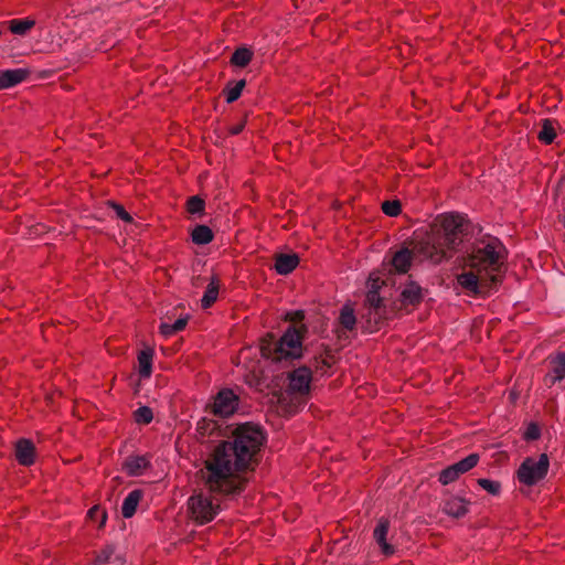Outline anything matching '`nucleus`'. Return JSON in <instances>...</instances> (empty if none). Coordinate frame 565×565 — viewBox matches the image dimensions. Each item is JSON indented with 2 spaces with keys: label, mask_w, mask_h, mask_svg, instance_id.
I'll return each instance as SVG.
<instances>
[{
  "label": "nucleus",
  "mask_w": 565,
  "mask_h": 565,
  "mask_svg": "<svg viewBox=\"0 0 565 565\" xmlns=\"http://www.w3.org/2000/svg\"><path fill=\"white\" fill-rule=\"evenodd\" d=\"M115 553V547L113 545L105 546L96 556L95 565H105L107 564L111 556Z\"/></svg>",
  "instance_id": "obj_32"
},
{
  "label": "nucleus",
  "mask_w": 565,
  "mask_h": 565,
  "mask_svg": "<svg viewBox=\"0 0 565 565\" xmlns=\"http://www.w3.org/2000/svg\"><path fill=\"white\" fill-rule=\"evenodd\" d=\"M30 75L28 68H13L0 71V90L14 87L24 82Z\"/></svg>",
  "instance_id": "obj_15"
},
{
  "label": "nucleus",
  "mask_w": 565,
  "mask_h": 565,
  "mask_svg": "<svg viewBox=\"0 0 565 565\" xmlns=\"http://www.w3.org/2000/svg\"><path fill=\"white\" fill-rule=\"evenodd\" d=\"M339 324L345 331H353L356 324L354 309L351 305H344L339 315Z\"/></svg>",
  "instance_id": "obj_23"
},
{
  "label": "nucleus",
  "mask_w": 565,
  "mask_h": 565,
  "mask_svg": "<svg viewBox=\"0 0 565 565\" xmlns=\"http://www.w3.org/2000/svg\"><path fill=\"white\" fill-rule=\"evenodd\" d=\"M390 530V521L386 518H381L373 531V537L381 547L385 556H392L395 553V547L387 543L386 536Z\"/></svg>",
  "instance_id": "obj_14"
},
{
  "label": "nucleus",
  "mask_w": 565,
  "mask_h": 565,
  "mask_svg": "<svg viewBox=\"0 0 565 565\" xmlns=\"http://www.w3.org/2000/svg\"><path fill=\"white\" fill-rule=\"evenodd\" d=\"M88 516L90 519H95L100 516V526H103L107 520V514L104 510H102L98 505H95L88 510Z\"/></svg>",
  "instance_id": "obj_37"
},
{
  "label": "nucleus",
  "mask_w": 565,
  "mask_h": 565,
  "mask_svg": "<svg viewBox=\"0 0 565 565\" xmlns=\"http://www.w3.org/2000/svg\"><path fill=\"white\" fill-rule=\"evenodd\" d=\"M212 426V429H215V424L214 423H209L207 426Z\"/></svg>",
  "instance_id": "obj_42"
},
{
  "label": "nucleus",
  "mask_w": 565,
  "mask_h": 565,
  "mask_svg": "<svg viewBox=\"0 0 565 565\" xmlns=\"http://www.w3.org/2000/svg\"><path fill=\"white\" fill-rule=\"evenodd\" d=\"M470 502L459 498L450 497L444 502L443 512L452 518H462L469 511Z\"/></svg>",
  "instance_id": "obj_18"
},
{
  "label": "nucleus",
  "mask_w": 565,
  "mask_h": 565,
  "mask_svg": "<svg viewBox=\"0 0 565 565\" xmlns=\"http://www.w3.org/2000/svg\"><path fill=\"white\" fill-rule=\"evenodd\" d=\"M424 299V289L415 281H408L404 285L399 301L405 309L416 308Z\"/></svg>",
  "instance_id": "obj_13"
},
{
  "label": "nucleus",
  "mask_w": 565,
  "mask_h": 565,
  "mask_svg": "<svg viewBox=\"0 0 565 565\" xmlns=\"http://www.w3.org/2000/svg\"><path fill=\"white\" fill-rule=\"evenodd\" d=\"M142 497L143 492L139 489L132 490L128 493L121 505V514L125 519H130L134 516Z\"/></svg>",
  "instance_id": "obj_20"
},
{
  "label": "nucleus",
  "mask_w": 565,
  "mask_h": 565,
  "mask_svg": "<svg viewBox=\"0 0 565 565\" xmlns=\"http://www.w3.org/2000/svg\"><path fill=\"white\" fill-rule=\"evenodd\" d=\"M463 218L458 214L441 215L431 232L420 239L415 253L434 264L450 258L461 243Z\"/></svg>",
  "instance_id": "obj_2"
},
{
  "label": "nucleus",
  "mask_w": 565,
  "mask_h": 565,
  "mask_svg": "<svg viewBox=\"0 0 565 565\" xmlns=\"http://www.w3.org/2000/svg\"><path fill=\"white\" fill-rule=\"evenodd\" d=\"M111 205L118 218L126 223L132 222L131 215L124 209L122 205L116 203H113Z\"/></svg>",
  "instance_id": "obj_36"
},
{
  "label": "nucleus",
  "mask_w": 565,
  "mask_h": 565,
  "mask_svg": "<svg viewBox=\"0 0 565 565\" xmlns=\"http://www.w3.org/2000/svg\"><path fill=\"white\" fill-rule=\"evenodd\" d=\"M160 331L166 337H170V335L177 333L174 328L172 329V324L171 323H166V322L161 323Z\"/></svg>",
  "instance_id": "obj_41"
},
{
  "label": "nucleus",
  "mask_w": 565,
  "mask_h": 565,
  "mask_svg": "<svg viewBox=\"0 0 565 565\" xmlns=\"http://www.w3.org/2000/svg\"><path fill=\"white\" fill-rule=\"evenodd\" d=\"M246 85L245 79H241L236 83H234L232 86H227L225 88V99L228 104L234 103L237 100Z\"/></svg>",
  "instance_id": "obj_28"
},
{
  "label": "nucleus",
  "mask_w": 565,
  "mask_h": 565,
  "mask_svg": "<svg viewBox=\"0 0 565 565\" xmlns=\"http://www.w3.org/2000/svg\"><path fill=\"white\" fill-rule=\"evenodd\" d=\"M457 282L468 295L472 296L482 294L484 289L497 285L493 280L483 279L482 273L475 268H469V270L458 275Z\"/></svg>",
  "instance_id": "obj_7"
},
{
  "label": "nucleus",
  "mask_w": 565,
  "mask_h": 565,
  "mask_svg": "<svg viewBox=\"0 0 565 565\" xmlns=\"http://www.w3.org/2000/svg\"><path fill=\"white\" fill-rule=\"evenodd\" d=\"M34 25L35 21L32 19H13L9 21L10 31L17 35L26 34Z\"/></svg>",
  "instance_id": "obj_26"
},
{
  "label": "nucleus",
  "mask_w": 565,
  "mask_h": 565,
  "mask_svg": "<svg viewBox=\"0 0 565 565\" xmlns=\"http://www.w3.org/2000/svg\"><path fill=\"white\" fill-rule=\"evenodd\" d=\"M382 298L377 290H370L366 295V303L369 305L370 310H373L375 315L380 313L382 308Z\"/></svg>",
  "instance_id": "obj_30"
},
{
  "label": "nucleus",
  "mask_w": 565,
  "mask_h": 565,
  "mask_svg": "<svg viewBox=\"0 0 565 565\" xmlns=\"http://www.w3.org/2000/svg\"><path fill=\"white\" fill-rule=\"evenodd\" d=\"M238 403V396L231 388H223L214 397L211 407L213 414L220 417H228L235 413Z\"/></svg>",
  "instance_id": "obj_9"
},
{
  "label": "nucleus",
  "mask_w": 565,
  "mask_h": 565,
  "mask_svg": "<svg viewBox=\"0 0 565 565\" xmlns=\"http://www.w3.org/2000/svg\"><path fill=\"white\" fill-rule=\"evenodd\" d=\"M556 138L555 127L551 119L542 121V128L537 135V139L544 145H551Z\"/></svg>",
  "instance_id": "obj_25"
},
{
  "label": "nucleus",
  "mask_w": 565,
  "mask_h": 565,
  "mask_svg": "<svg viewBox=\"0 0 565 565\" xmlns=\"http://www.w3.org/2000/svg\"><path fill=\"white\" fill-rule=\"evenodd\" d=\"M253 58V52L247 47H239L235 50L231 57V63L238 67H245Z\"/></svg>",
  "instance_id": "obj_27"
},
{
  "label": "nucleus",
  "mask_w": 565,
  "mask_h": 565,
  "mask_svg": "<svg viewBox=\"0 0 565 565\" xmlns=\"http://www.w3.org/2000/svg\"><path fill=\"white\" fill-rule=\"evenodd\" d=\"M303 319H305L303 310L288 311L285 315V320L294 322V323L301 322Z\"/></svg>",
  "instance_id": "obj_38"
},
{
  "label": "nucleus",
  "mask_w": 565,
  "mask_h": 565,
  "mask_svg": "<svg viewBox=\"0 0 565 565\" xmlns=\"http://www.w3.org/2000/svg\"><path fill=\"white\" fill-rule=\"evenodd\" d=\"M382 211L388 216H397L402 211V206L398 201H384L382 203Z\"/></svg>",
  "instance_id": "obj_33"
},
{
  "label": "nucleus",
  "mask_w": 565,
  "mask_h": 565,
  "mask_svg": "<svg viewBox=\"0 0 565 565\" xmlns=\"http://www.w3.org/2000/svg\"><path fill=\"white\" fill-rule=\"evenodd\" d=\"M540 436H541V430H540L539 426L534 423H531L526 427V430L524 433V438L526 440H536L540 438Z\"/></svg>",
  "instance_id": "obj_35"
},
{
  "label": "nucleus",
  "mask_w": 565,
  "mask_h": 565,
  "mask_svg": "<svg viewBox=\"0 0 565 565\" xmlns=\"http://www.w3.org/2000/svg\"><path fill=\"white\" fill-rule=\"evenodd\" d=\"M186 323H188L186 318H179L171 324H172V329L174 328L175 332H179V331H182L186 327Z\"/></svg>",
  "instance_id": "obj_40"
},
{
  "label": "nucleus",
  "mask_w": 565,
  "mask_h": 565,
  "mask_svg": "<svg viewBox=\"0 0 565 565\" xmlns=\"http://www.w3.org/2000/svg\"><path fill=\"white\" fill-rule=\"evenodd\" d=\"M477 482L483 490L492 495H498L501 492V483L499 481L480 478Z\"/></svg>",
  "instance_id": "obj_31"
},
{
  "label": "nucleus",
  "mask_w": 565,
  "mask_h": 565,
  "mask_svg": "<svg viewBox=\"0 0 565 565\" xmlns=\"http://www.w3.org/2000/svg\"><path fill=\"white\" fill-rule=\"evenodd\" d=\"M265 441L257 425H238L230 439L218 444L204 461L202 478L211 492L235 494L244 490L245 480L238 472L248 469Z\"/></svg>",
  "instance_id": "obj_1"
},
{
  "label": "nucleus",
  "mask_w": 565,
  "mask_h": 565,
  "mask_svg": "<svg viewBox=\"0 0 565 565\" xmlns=\"http://www.w3.org/2000/svg\"><path fill=\"white\" fill-rule=\"evenodd\" d=\"M507 249L497 237H487L475 244L468 259V267L482 273L483 279L500 281L501 268Z\"/></svg>",
  "instance_id": "obj_3"
},
{
  "label": "nucleus",
  "mask_w": 565,
  "mask_h": 565,
  "mask_svg": "<svg viewBox=\"0 0 565 565\" xmlns=\"http://www.w3.org/2000/svg\"><path fill=\"white\" fill-rule=\"evenodd\" d=\"M564 227H565V218H564Z\"/></svg>",
  "instance_id": "obj_43"
},
{
  "label": "nucleus",
  "mask_w": 565,
  "mask_h": 565,
  "mask_svg": "<svg viewBox=\"0 0 565 565\" xmlns=\"http://www.w3.org/2000/svg\"><path fill=\"white\" fill-rule=\"evenodd\" d=\"M419 243L420 239H415L412 243V248L403 247L393 255L391 263L396 273L406 274L412 266L413 259L429 260L428 257L415 253V248Z\"/></svg>",
  "instance_id": "obj_11"
},
{
  "label": "nucleus",
  "mask_w": 565,
  "mask_h": 565,
  "mask_svg": "<svg viewBox=\"0 0 565 565\" xmlns=\"http://www.w3.org/2000/svg\"><path fill=\"white\" fill-rule=\"evenodd\" d=\"M299 264V257L296 254H279L275 259V270L279 275L290 274Z\"/></svg>",
  "instance_id": "obj_19"
},
{
  "label": "nucleus",
  "mask_w": 565,
  "mask_h": 565,
  "mask_svg": "<svg viewBox=\"0 0 565 565\" xmlns=\"http://www.w3.org/2000/svg\"><path fill=\"white\" fill-rule=\"evenodd\" d=\"M550 468V459L546 454H541L539 459L527 457L520 465L516 477L520 483L532 487L543 480Z\"/></svg>",
  "instance_id": "obj_5"
},
{
  "label": "nucleus",
  "mask_w": 565,
  "mask_h": 565,
  "mask_svg": "<svg viewBox=\"0 0 565 565\" xmlns=\"http://www.w3.org/2000/svg\"><path fill=\"white\" fill-rule=\"evenodd\" d=\"M220 290V281L217 276H212L211 281L209 282L204 295L201 299V306L204 309L210 308L216 300Z\"/></svg>",
  "instance_id": "obj_22"
},
{
  "label": "nucleus",
  "mask_w": 565,
  "mask_h": 565,
  "mask_svg": "<svg viewBox=\"0 0 565 565\" xmlns=\"http://www.w3.org/2000/svg\"><path fill=\"white\" fill-rule=\"evenodd\" d=\"M478 454H470L460 461L450 465L439 472L438 481L444 484H450L455 482L461 475L473 469L479 462Z\"/></svg>",
  "instance_id": "obj_8"
},
{
  "label": "nucleus",
  "mask_w": 565,
  "mask_h": 565,
  "mask_svg": "<svg viewBox=\"0 0 565 565\" xmlns=\"http://www.w3.org/2000/svg\"><path fill=\"white\" fill-rule=\"evenodd\" d=\"M288 379V393L295 394L299 397H303L309 393L312 380V373L309 367L301 366L294 370L289 373Z\"/></svg>",
  "instance_id": "obj_10"
},
{
  "label": "nucleus",
  "mask_w": 565,
  "mask_h": 565,
  "mask_svg": "<svg viewBox=\"0 0 565 565\" xmlns=\"http://www.w3.org/2000/svg\"><path fill=\"white\" fill-rule=\"evenodd\" d=\"M153 350L147 348L138 354V373L141 379H149L152 373Z\"/></svg>",
  "instance_id": "obj_21"
},
{
  "label": "nucleus",
  "mask_w": 565,
  "mask_h": 565,
  "mask_svg": "<svg viewBox=\"0 0 565 565\" xmlns=\"http://www.w3.org/2000/svg\"><path fill=\"white\" fill-rule=\"evenodd\" d=\"M548 372L543 382L547 387H553L565 379V352L558 351L547 356Z\"/></svg>",
  "instance_id": "obj_12"
},
{
  "label": "nucleus",
  "mask_w": 565,
  "mask_h": 565,
  "mask_svg": "<svg viewBox=\"0 0 565 565\" xmlns=\"http://www.w3.org/2000/svg\"><path fill=\"white\" fill-rule=\"evenodd\" d=\"M301 339L299 330L290 327L277 341L273 337L264 339L260 344V353L264 358L277 362L299 358L302 352Z\"/></svg>",
  "instance_id": "obj_4"
},
{
  "label": "nucleus",
  "mask_w": 565,
  "mask_h": 565,
  "mask_svg": "<svg viewBox=\"0 0 565 565\" xmlns=\"http://www.w3.org/2000/svg\"><path fill=\"white\" fill-rule=\"evenodd\" d=\"M204 201L199 196H191L188 200L186 209L191 214L200 213L204 210Z\"/></svg>",
  "instance_id": "obj_34"
},
{
  "label": "nucleus",
  "mask_w": 565,
  "mask_h": 565,
  "mask_svg": "<svg viewBox=\"0 0 565 565\" xmlns=\"http://www.w3.org/2000/svg\"><path fill=\"white\" fill-rule=\"evenodd\" d=\"M134 419L137 424L148 425L153 419L152 409L148 406H141L134 412Z\"/></svg>",
  "instance_id": "obj_29"
},
{
  "label": "nucleus",
  "mask_w": 565,
  "mask_h": 565,
  "mask_svg": "<svg viewBox=\"0 0 565 565\" xmlns=\"http://www.w3.org/2000/svg\"><path fill=\"white\" fill-rule=\"evenodd\" d=\"M150 467V460L147 456H128L124 463L122 470L131 477L143 475V472Z\"/></svg>",
  "instance_id": "obj_17"
},
{
  "label": "nucleus",
  "mask_w": 565,
  "mask_h": 565,
  "mask_svg": "<svg viewBox=\"0 0 565 565\" xmlns=\"http://www.w3.org/2000/svg\"><path fill=\"white\" fill-rule=\"evenodd\" d=\"M245 120H242L241 122L236 124V125H233L228 128V132L233 136H236L238 134H241L244 128H245Z\"/></svg>",
  "instance_id": "obj_39"
},
{
  "label": "nucleus",
  "mask_w": 565,
  "mask_h": 565,
  "mask_svg": "<svg viewBox=\"0 0 565 565\" xmlns=\"http://www.w3.org/2000/svg\"><path fill=\"white\" fill-rule=\"evenodd\" d=\"M188 504L190 514L198 524L211 522L220 509L218 504L214 503L210 497L201 493L190 497Z\"/></svg>",
  "instance_id": "obj_6"
},
{
  "label": "nucleus",
  "mask_w": 565,
  "mask_h": 565,
  "mask_svg": "<svg viewBox=\"0 0 565 565\" xmlns=\"http://www.w3.org/2000/svg\"><path fill=\"white\" fill-rule=\"evenodd\" d=\"M15 459L22 466H31L35 461V447L30 439H19L15 444Z\"/></svg>",
  "instance_id": "obj_16"
},
{
  "label": "nucleus",
  "mask_w": 565,
  "mask_h": 565,
  "mask_svg": "<svg viewBox=\"0 0 565 565\" xmlns=\"http://www.w3.org/2000/svg\"><path fill=\"white\" fill-rule=\"evenodd\" d=\"M193 243L198 245H205L213 241L214 234L206 225H196L191 234Z\"/></svg>",
  "instance_id": "obj_24"
}]
</instances>
